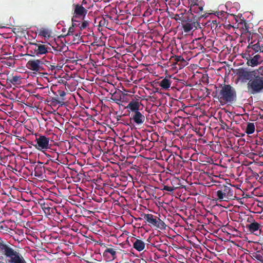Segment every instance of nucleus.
I'll list each match as a JSON object with an SVG mask.
<instances>
[{"label": "nucleus", "mask_w": 263, "mask_h": 263, "mask_svg": "<svg viewBox=\"0 0 263 263\" xmlns=\"http://www.w3.org/2000/svg\"><path fill=\"white\" fill-rule=\"evenodd\" d=\"M217 98L221 105L232 103L236 99L235 89L230 85H224L216 92Z\"/></svg>", "instance_id": "obj_1"}, {"label": "nucleus", "mask_w": 263, "mask_h": 263, "mask_svg": "<svg viewBox=\"0 0 263 263\" xmlns=\"http://www.w3.org/2000/svg\"><path fill=\"white\" fill-rule=\"evenodd\" d=\"M248 90L250 94H256L263 90V78L259 76L250 80L248 84Z\"/></svg>", "instance_id": "obj_2"}, {"label": "nucleus", "mask_w": 263, "mask_h": 263, "mask_svg": "<svg viewBox=\"0 0 263 263\" xmlns=\"http://www.w3.org/2000/svg\"><path fill=\"white\" fill-rule=\"evenodd\" d=\"M4 254L7 257L10 258L11 263H26L23 256L12 248L5 246L4 248Z\"/></svg>", "instance_id": "obj_3"}, {"label": "nucleus", "mask_w": 263, "mask_h": 263, "mask_svg": "<svg viewBox=\"0 0 263 263\" xmlns=\"http://www.w3.org/2000/svg\"><path fill=\"white\" fill-rule=\"evenodd\" d=\"M190 11L192 13L196 14L201 17H206V13L202 14L204 3L199 0H189Z\"/></svg>", "instance_id": "obj_4"}, {"label": "nucleus", "mask_w": 263, "mask_h": 263, "mask_svg": "<svg viewBox=\"0 0 263 263\" xmlns=\"http://www.w3.org/2000/svg\"><path fill=\"white\" fill-rule=\"evenodd\" d=\"M33 146L38 150L43 152L50 148L49 139L45 136L40 135L34 140Z\"/></svg>", "instance_id": "obj_5"}, {"label": "nucleus", "mask_w": 263, "mask_h": 263, "mask_svg": "<svg viewBox=\"0 0 263 263\" xmlns=\"http://www.w3.org/2000/svg\"><path fill=\"white\" fill-rule=\"evenodd\" d=\"M44 62H45L44 59L29 60L26 64V67L32 71L40 72L44 69L43 67Z\"/></svg>", "instance_id": "obj_6"}, {"label": "nucleus", "mask_w": 263, "mask_h": 263, "mask_svg": "<svg viewBox=\"0 0 263 263\" xmlns=\"http://www.w3.org/2000/svg\"><path fill=\"white\" fill-rule=\"evenodd\" d=\"M74 9V15L77 18L84 19V17L87 13V8H89V7H84L82 5L73 4Z\"/></svg>", "instance_id": "obj_7"}, {"label": "nucleus", "mask_w": 263, "mask_h": 263, "mask_svg": "<svg viewBox=\"0 0 263 263\" xmlns=\"http://www.w3.org/2000/svg\"><path fill=\"white\" fill-rule=\"evenodd\" d=\"M33 45L35 46L34 51L37 55L45 54L51 50L49 44L33 43Z\"/></svg>", "instance_id": "obj_8"}, {"label": "nucleus", "mask_w": 263, "mask_h": 263, "mask_svg": "<svg viewBox=\"0 0 263 263\" xmlns=\"http://www.w3.org/2000/svg\"><path fill=\"white\" fill-rule=\"evenodd\" d=\"M231 189L229 187L224 186L223 189L218 190L216 192L217 199L220 201H226L228 198L227 196L230 192Z\"/></svg>", "instance_id": "obj_9"}, {"label": "nucleus", "mask_w": 263, "mask_h": 263, "mask_svg": "<svg viewBox=\"0 0 263 263\" xmlns=\"http://www.w3.org/2000/svg\"><path fill=\"white\" fill-rule=\"evenodd\" d=\"M132 119L137 125L143 123L145 121V117L140 111H137L132 114Z\"/></svg>", "instance_id": "obj_10"}, {"label": "nucleus", "mask_w": 263, "mask_h": 263, "mask_svg": "<svg viewBox=\"0 0 263 263\" xmlns=\"http://www.w3.org/2000/svg\"><path fill=\"white\" fill-rule=\"evenodd\" d=\"M262 61L261 57L259 54H256L253 57H250V59L248 60V64L249 66L254 67L260 64Z\"/></svg>", "instance_id": "obj_11"}, {"label": "nucleus", "mask_w": 263, "mask_h": 263, "mask_svg": "<svg viewBox=\"0 0 263 263\" xmlns=\"http://www.w3.org/2000/svg\"><path fill=\"white\" fill-rule=\"evenodd\" d=\"M140 105L141 103L138 101L132 100L128 103L127 108L132 112H136L137 111H139Z\"/></svg>", "instance_id": "obj_12"}, {"label": "nucleus", "mask_w": 263, "mask_h": 263, "mask_svg": "<svg viewBox=\"0 0 263 263\" xmlns=\"http://www.w3.org/2000/svg\"><path fill=\"white\" fill-rule=\"evenodd\" d=\"M134 239L135 240L133 242V248L139 252L143 251L145 249V243L140 239Z\"/></svg>", "instance_id": "obj_13"}, {"label": "nucleus", "mask_w": 263, "mask_h": 263, "mask_svg": "<svg viewBox=\"0 0 263 263\" xmlns=\"http://www.w3.org/2000/svg\"><path fill=\"white\" fill-rule=\"evenodd\" d=\"M143 219L146 220V221L149 224H152L154 226L157 224V219L156 217L154 215L151 214H145L143 215Z\"/></svg>", "instance_id": "obj_14"}, {"label": "nucleus", "mask_w": 263, "mask_h": 263, "mask_svg": "<svg viewBox=\"0 0 263 263\" xmlns=\"http://www.w3.org/2000/svg\"><path fill=\"white\" fill-rule=\"evenodd\" d=\"M247 227L249 228V231L251 233H254L259 229L260 225L256 222H253L247 225Z\"/></svg>", "instance_id": "obj_15"}, {"label": "nucleus", "mask_w": 263, "mask_h": 263, "mask_svg": "<svg viewBox=\"0 0 263 263\" xmlns=\"http://www.w3.org/2000/svg\"><path fill=\"white\" fill-rule=\"evenodd\" d=\"M172 82L170 80L164 78L160 82L159 85L164 89H168L171 85Z\"/></svg>", "instance_id": "obj_16"}, {"label": "nucleus", "mask_w": 263, "mask_h": 263, "mask_svg": "<svg viewBox=\"0 0 263 263\" xmlns=\"http://www.w3.org/2000/svg\"><path fill=\"white\" fill-rule=\"evenodd\" d=\"M44 59L45 62L43 63V65H45L47 66L49 70H53L57 67V63H54V62H51L48 61L46 58H43Z\"/></svg>", "instance_id": "obj_17"}, {"label": "nucleus", "mask_w": 263, "mask_h": 263, "mask_svg": "<svg viewBox=\"0 0 263 263\" xmlns=\"http://www.w3.org/2000/svg\"><path fill=\"white\" fill-rule=\"evenodd\" d=\"M108 253L111 255L112 260L116 258V251L114 249L111 248H107L103 253V256L107 257Z\"/></svg>", "instance_id": "obj_18"}, {"label": "nucleus", "mask_w": 263, "mask_h": 263, "mask_svg": "<svg viewBox=\"0 0 263 263\" xmlns=\"http://www.w3.org/2000/svg\"><path fill=\"white\" fill-rule=\"evenodd\" d=\"M255 127L254 123L249 122L247 123V126L246 130V133L248 134H252L255 132Z\"/></svg>", "instance_id": "obj_19"}, {"label": "nucleus", "mask_w": 263, "mask_h": 263, "mask_svg": "<svg viewBox=\"0 0 263 263\" xmlns=\"http://www.w3.org/2000/svg\"><path fill=\"white\" fill-rule=\"evenodd\" d=\"M39 36H41L45 38L49 37L50 36V32L47 29H41L39 32Z\"/></svg>", "instance_id": "obj_20"}, {"label": "nucleus", "mask_w": 263, "mask_h": 263, "mask_svg": "<svg viewBox=\"0 0 263 263\" xmlns=\"http://www.w3.org/2000/svg\"><path fill=\"white\" fill-rule=\"evenodd\" d=\"M184 31L186 33L189 32L193 28V24L191 23H186L183 26Z\"/></svg>", "instance_id": "obj_21"}, {"label": "nucleus", "mask_w": 263, "mask_h": 263, "mask_svg": "<svg viewBox=\"0 0 263 263\" xmlns=\"http://www.w3.org/2000/svg\"><path fill=\"white\" fill-rule=\"evenodd\" d=\"M10 81L13 85L20 84L21 83V76H13L10 80Z\"/></svg>", "instance_id": "obj_22"}, {"label": "nucleus", "mask_w": 263, "mask_h": 263, "mask_svg": "<svg viewBox=\"0 0 263 263\" xmlns=\"http://www.w3.org/2000/svg\"><path fill=\"white\" fill-rule=\"evenodd\" d=\"M156 227L161 229H164L165 227V223L161 220L160 218H158L157 220V224H155Z\"/></svg>", "instance_id": "obj_23"}, {"label": "nucleus", "mask_w": 263, "mask_h": 263, "mask_svg": "<svg viewBox=\"0 0 263 263\" xmlns=\"http://www.w3.org/2000/svg\"><path fill=\"white\" fill-rule=\"evenodd\" d=\"M251 48L255 52H258L259 51H260L261 52V50H262V46L261 47L260 46L258 42L256 44L252 45L251 46Z\"/></svg>", "instance_id": "obj_24"}, {"label": "nucleus", "mask_w": 263, "mask_h": 263, "mask_svg": "<svg viewBox=\"0 0 263 263\" xmlns=\"http://www.w3.org/2000/svg\"><path fill=\"white\" fill-rule=\"evenodd\" d=\"M254 257L257 260L263 263V252L256 253Z\"/></svg>", "instance_id": "obj_25"}, {"label": "nucleus", "mask_w": 263, "mask_h": 263, "mask_svg": "<svg viewBox=\"0 0 263 263\" xmlns=\"http://www.w3.org/2000/svg\"><path fill=\"white\" fill-rule=\"evenodd\" d=\"M76 18H77V17H76V16H73V17L72 18V26L74 27L78 26L80 25L79 21H77L76 20Z\"/></svg>", "instance_id": "obj_26"}, {"label": "nucleus", "mask_w": 263, "mask_h": 263, "mask_svg": "<svg viewBox=\"0 0 263 263\" xmlns=\"http://www.w3.org/2000/svg\"><path fill=\"white\" fill-rule=\"evenodd\" d=\"M47 59L50 60L51 62H54V63H57V59L55 56H53L52 54L48 55L46 58Z\"/></svg>", "instance_id": "obj_27"}, {"label": "nucleus", "mask_w": 263, "mask_h": 263, "mask_svg": "<svg viewBox=\"0 0 263 263\" xmlns=\"http://www.w3.org/2000/svg\"><path fill=\"white\" fill-rule=\"evenodd\" d=\"M74 27L73 26H71L69 29H68V33L67 34V35H73L74 34Z\"/></svg>", "instance_id": "obj_28"}, {"label": "nucleus", "mask_w": 263, "mask_h": 263, "mask_svg": "<svg viewBox=\"0 0 263 263\" xmlns=\"http://www.w3.org/2000/svg\"><path fill=\"white\" fill-rule=\"evenodd\" d=\"M163 190L166 191H168V192H173L174 190V189L172 186H167V185H165L163 187Z\"/></svg>", "instance_id": "obj_29"}, {"label": "nucleus", "mask_w": 263, "mask_h": 263, "mask_svg": "<svg viewBox=\"0 0 263 263\" xmlns=\"http://www.w3.org/2000/svg\"><path fill=\"white\" fill-rule=\"evenodd\" d=\"M88 25V23L87 21H84L81 24L80 28L81 30L85 29Z\"/></svg>", "instance_id": "obj_30"}, {"label": "nucleus", "mask_w": 263, "mask_h": 263, "mask_svg": "<svg viewBox=\"0 0 263 263\" xmlns=\"http://www.w3.org/2000/svg\"><path fill=\"white\" fill-rule=\"evenodd\" d=\"M257 73L263 76V67H259L257 69V72H256V74H257Z\"/></svg>", "instance_id": "obj_31"}, {"label": "nucleus", "mask_w": 263, "mask_h": 263, "mask_svg": "<svg viewBox=\"0 0 263 263\" xmlns=\"http://www.w3.org/2000/svg\"><path fill=\"white\" fill-rule=\"evenodd\" d=\"M59 95L61 97H64L66 95V93L64 91H61L60 92Z\"/></svg>", "instance_id": "obj_32"}, {"label": "nucleus", "mask_w": 263, "mask_h": 263, "mask_svg": "<svg viewBox=\"0 0 263 263\" xmlns=\"http://www.w3.org/2000/svg\"><path fill=\"white\" fill-rule=\"evenodd\" d=\"M87 3V0H83L82 1V5H85Z\"/></svg>", "instance_id": "obj_33"}, {"label": "nucleus", "mask_w": 263, "mask_h": 263, "mask_svg": "<svg viewBox=\"0 0 263 263\" xmlns=\"http://www.w3.org/2000/svg\"><path fill=\"white\" fill-rule=\"evenodd\" d=\"M80 34L79 33H77V34H76V36H77V37H80Z\"/></svg>", "instance_id": "obj_34"}, {"label": "nucleus", "mask_w": 263, "mask_h": 263, "mask_svg": "<svg viewBox=\"0 0 263 263\" xmlns=\"http://www.w3.org/2000/svg\"><path fill=\"white\" fill-rule=\"evenodd\" d=\"M56 155H57V160H58V157H59V154L58 153H56Z\"/></svg>", "instance_id": "obj_35"}, {"label": "nucleus", "mask_w": 263, "mask_h": 263, "mask_svg": "<svg viewBox=\"0 0 263 263\" xmlns=\"http://www.w3.org/2000/svg\"><path fill=\"white\" fill-rule=\"evenodd\" d=\"M261 52L263 53V45L262 46V50H261Z\"/></svg>", "instance_id": "obj_36"}, {"label": "nucleus", "mask_w": 263, "mask_h": 263, "mask_svg": "<svg viewBox=\"0 0 263 263\" xmlns=\"http://www.w3.org/2000/svg\"><path fill=\"white\" fill-rule=\"evenodd\" d=\"M0 263H4V262H2V261H0Z\"/></svg>", "instance_id": "obj_37"}]
</instances>
